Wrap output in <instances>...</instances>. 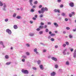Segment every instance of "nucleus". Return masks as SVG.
Returning a JSON list of instances; mask_svg holds the SVG:
<instances>
[{"label":"nucleus","instance_id":"obj_1","mask_svg":"<svg viewBox=\"0 0 76 76\" xmlns=\"http://www.w3.org/2000/svg\"><path fill=\"white\" fill-rule=\"evenodd\" d=\"M48 10V8L47 7H42L41 10H39L38 11V13L41 14V13H44L45 12H47Z\"/></svg>","mask_w":76,"mask_h":76},{"label":"nucleus","instance_id":"obj_2","mask_svg":"<svg viewBox=\"0 0 76 76\" xmlns=\"http://www.w3.org/2000/svg\"><path fill=\"white\" fill-rule=\"evenodd\" d=\"M6 32L10 35H12V31L9 29L8 28L6 30Z\"/></svg>","mask_w":76,"mask_h":76},{"label":"nucleus","instance_id":"obj_3","mask_svg":"<svg viewBox=\"0 0 76 76\" xmlns=\"http://www.w3.org/2000/svg\"><path fill=\"white\" fill-rule=\"evenodd\" d=\"M21 72L22 73H24V74H28L29 73V71L27 70L22 69L21 70Z\"/></svg>","mask_w":76,"mask_h":76},{"label":"nucleus","instance_id":"obj_4","mask_svg":"<svg viewBox=\"0 0 76 76\" xmlns=\"http://www.w3.org/2000/svg\"><path fill=\"white\" fill-rule=\"evenodd\" d=\"M6 4L4 3L3 4L4 5H3V8H2V9L4 11H6V7H7V5H6Z\"/></svg>","mask_w":76,"mask_h":76},{"label":"nucleus","instance_id":"obj_5","mask_svg":"<svg viewBox=\"0 0 76 76\" xmlns=\"http://www.w3.org/2000/svg\"><path fill=\"white\" fill-rule=\"evenodd\" d=\"M69 5L70 7H73L74 6H75L74 3L72 2H70L69 4Z\"/></svg>","mask_w":76,"mask_h":76},{"label":"nucleus","instance_id":"obj_6","mask_svg":"<svg viewBox=\"0 0 76 76\" xmlns=\"http://www.w3.org/2000/svg\"><path fill=\"white\" fill-rule=\"evenodd\" d=\"M51 59L52 60H53V61H57V59L54 57H52Z\"/></svg>","mask_w":76,"mask_h":76},{"label":"nucleus","instance_id":"obj_7","mask_svg":"<svg viewBox=\"0 0 76 76\" xmlns=\"http://www.w3.org/2000/svg\"><path fill=\"white\" fill-rule=\"evenodd\" d=\"M73 57L75 58H76V49L74 51L73 54Z\"/></svg>","mask_w":76,"mask_h":76},{"label":"nucleus","instance_id":"obj_8","mask_svg":"<svg viewBox=\"0 0 76 76\" xmlns=\"http://www.w3.org/2000/svg\"><path fill=\"white\" fill-rule=\"evenodd\" d=\"M56 75V73L55 72H53L50 73V75L51 76H55Z\"/></svg>","mask_w":76,"mask_h":76},{"label":"nucleus","instance_id":"obj_9","mask_svg":"<svg viewBox=\"0 0 76 76\" xmlns=\"http://www.w3.org/2000/svg\"><path fill=\"white\" fill-rule=\"evenodd\" d=\"M54 12L55 13H56V12H58V13H60V10L58 9L57 10L56 9H55L54 10Z\"/></svg>","mask_w":76,"mask_h":76},{"label":"nucleus","instance_id":"obj_10","mask_svg":"<svg viewBox=\"0 0 76 76\" xmlns=\"http://www.w3.org/2000/svg\"><path fill=\"white\" fill-rule=\"evenodd\" d=\"M33 0H29V1L30 2V6H33V4H32V1Z\"/></svg>","mask_w":76,"mask_h":76},{"label":"nucleus","instance_id":"obj_11","mask_svg":"<svg viewBox=\"0 0 76 76\" xmlns=\"http://www.w3.org/2000/svg\"><path fill=\"white\" fill-rule=\"evenodd\" d=\"M39 67L41 70H44V66L42 65H39Z\"/></svg>","mask_w":76,"mask_h":76},{"label":"nucleus","instance_id":"obj_12","mask_svg":"<svg viewBox=\"0 0 76 76\" xmlns=\"http://www.w3.org/2000/svg\"><path fill=\"white\" fill-rule=\"evenodd\" d=\"M29 35L30 37H33V36H34V34L32 33H30L29 34Z\"/></svg>","mask_w":76,"mask_h":76},{"label":"nucleus","instance_id":"obj_13","mask_svg":"<svg viewBox=\"0 0 76 76\" xmlns=\"http://www.w3.org/2000/svg\"><path fill=\"white\" fill-rule=\"evenodd\" d=\"M54 25L56 28L58 26V24H57L56 23H54Z\"/></svg>","mask_w":76,"mask_h":76},{"label":"nucleus","instance_id":"obj_14","mask_svg":"<svg viewBox=\"0 0 76 76\" xmlns=\"http://www.w3.org/2000/svg\"><path fill=\"white\" fill-rule=\"evenodd\" d=\"M69 38H73V35H72V34H70L69 35Z\"/></svg>","mask_w":76,"mask_h":76},{"label":"nucleus","instance_id":"obj_15","mask_svg":"<svg viewBox=\"0 0 76 76\" xmlns=\"http://www.w3.org/2000/svg\"><path fill=\"white\" fill-rule=\"evenodd\" d=\"M14 29H18V26L16 25H14L13 26Z\"/></svg>","mask_w":76,"mask_h":76},{"label":"nucleus","instance_id":"obj_16","mask_svg":"<svg viewBox=\"0 0 76 76\" xmlns=\"http://www.w3.org/2000/svg\"><path fill=\"white\" fill-rule=\"evenodd\" d=\"M30 12H35V9L32 8L30 10Z\"/></svg>","mask_w":76,"mask_h":76},{"label":"nucleus","instance_id":"obj_17","mask_svg":"<svg viewBox=\"0 0 76 76\" xmlns=\"http://www.w3.org/2000/svg\"><path fill=\"white\" fill-rule=\"evenodd\" d=\"M71 15H72V16H75V12H72Z\"/></svg>","mask_w":76,"mask_h":76},{"label":"nucleus","instance_id":"obj_18","mask_svg":"<svg viewBox=\"0 0 76 76\" xmlns=\"http://www.w3.org/2000/svg\"><path fill=\"white\" fill-rule=\"evenodd\" d=\"M5 58L6 59H8L9 58V56L7 55H6L5 56Z\"/></svg>","mask_w":76,"mask_h":76},{"label":"nucleus","instance_id":"obj_19","mask_svg":"<svg viewBox=\"0 0 76 76\" xmlns=\"http://www.w3.org/2000/svg\"><path fill=\"white\" fill-rule=\"evenodd\" d=\"M32 69L33 70H37V68L35 67H33Z\"/></svg>","mask_w":76,"mask_h":76},{"label":"nucleus","instance_id":"obj_20","mask_svg":"<svg viewBox=\"0 0 76 76\" xmlns=\"http://www.w3.org/2000/svg\"><path fill=\"white\" fill-rule=\"evenodd\" d=\"M3 6V4L0 1V6Z\"/></svg>","mask_w":76,"mask_h":76},{"label":"nucleus","instance_id":"obj_21","mask_svg":"<svg viewBox=\"0 0 76 76\" xmlns=\"http://www.w3.org/2000/svg\"><path fill=\"white\" fill-rule=\"evenodd\" d=\"M11 64V62H7L6 63V65H9L10 64Z\"/></svg>","mask_w":76,"mask_h":76},{"label":"nucleus","instance_id":"obj_22","mask_svg":"<svg viewBox=\"0 0 76 76\" xmlns=\"http://www.w3.org/2000/svg\"><path fill=\"white\" fill-rule=\"evenodd\" d=\"M39 28L40 29H43V28H44V26H40Z\"/></svg>","mask_w":76,"mask_h":76},{"label":"nucleus","instance_id":"obj_23","mask_svg":"<svg viewBox=\"0 0 76 76\" xmlns=\"http://www.w3.org/2000/svg\"><path fill=\"white\" fill-rule=\"evenodd\" d=\"M37 63L38 64H41V61L39 60H38L37 61Z\"/></svg>","mask_w":76,"mask_h":76},{"label":"nucleus","instance_id":"obj_24","mask_svg":"<svg viewBox=\"0 0 76 76\" xmlns=\"http://www.w3.org/2000/svg\"><path fill=\"white\" fill-rule=\"evenodd\" d=\"M16 13H14L13 15V18H15V17H16Z\"/></svg>","mask_w":76,"mask_h":76},{"label":"nucleus","instance_id":"obj_25","mask_svg":"<svg viewBox=\"0 0 76 76\" xmlns=\"http://www.w3.org/2000/svg\"><path fill=\"white\" fill-rule=\"evenodd\" d=\"M21 18V17L19 16H18L17 17V18L18 19H19Z\"/></svg>","mask_w":76,"mask_h":76},{"label":"nucleus","instance_id":"obj_26","mask_svg":"<svg viewBox=\"0 0 76 76\" xmlns=\"http://www.w3.org/2000/svg\"><path fill=\"white\" fill-rule=\"evenodd\" d=\"M45 32L47 33V32H48L49 31V30L48 28L46 29L45 30Z\"/></svg>","mask_w":76,"mask_h":76},{"label":"nucleus","instance_id":"obj_27","mask_svg":"<svg viewBox=\"0 0 76 76\" xmlns=\"http://www.w3.org/2000/svg\"><path fill=\"white\" fill-rule=\"evenodd\" d=\"M37 48H35L34 49V53H35L36 51H37Z\"/></svg>","mask_w":76,"mask_h":76},{"label":"nucleus","instance_id":"obj_28","mask_svg":"<svg viewBox=\"0 0 76 76\" xmlns=\"http://www.w3.org/2000/svg\"><path fill=\"white\" fill-rule=\"evenodd\" d=\"M22 57L23 58H26V56L25 55H23Z\"/></svg>","mask_w":76,"mask_h":76},{"label":"nucleus","instance_id":"obj_29","mask_svg":"<svg viewBox=\"0 0 76 76\" xmlns=\"http://www.w3.org/2000/svg\"><path fill=\"white\" fill-rule=\"evenodd\" d=\"M26 54L27 56H29V55H30V53L28 52H26Z\"/></svg>","mask_w":76,"mask_h":76},{"label":"nucleus","instance_id":"obj_30","mask_svg":"<svg viewBox=\"0 0 76 76\" xmlns=\"http://www.w3.org/2000/svg\"><path fill=\"white\" fill-rule=\"evenodd\" d=\"M43 34V31H40V32H39V34L40 35H41V34Z\"/></svg>","mask_w":76,"mask_h":76},{"label":"nucleus","instance_id":"obj_31","mask_svg":"<svg viewBox=\"0 0 76 76\" xmlns=\"http://www.w3.org/2000/svg\"><path fill=\"white\" fill-rule=\"evenodd\" d=\"M26 46H27V47H30V45H29V44L27 43L26 44Z\"/></svg>","mask_w":76,"mask_h":76},{"label":"nucleus","instance_id":"obj_32","mask_svg":"<svg viewBox=\"0 0 76 76\" xmlns=\"http://www.w3.org/2000/svg\"><path fill=\"white\" fill-rule=\"evenodd\" d=\"M65 43L67 45H69V43L67 41Z\"/></svg>","mask_w":76,"mask_h":76},{"label":"nucleus","instance_id":"obj_33","mask_svg":"<svg viewBox=\"0 0 76 76\" xmlns=\"http://www.w3.org/2000/svg\"><path fill=\"white\" fill-rule=\"evenodd\" d=\"M54 39L53 38H51L50 39V40L51 41H54Z\"/></svg>","mask_w":76,"mask_h":76},{"label":"nucleus","instance_id":"obj_34","mask_svg":"<svg viewBox=\"0 0 76 76\" xmlns=\"http://www.w3.org/2000/svg\"><path fill=\"white\" fill-rule=\"evenodd\" d=\"M5 22H8L9 21V19L7 18L5 19L4 20Z\"/></svg>","mask_w":76,"mask_h":76},{"label":"nucleus","instance_id":"obj_35","mask_svg":"<svg viewBox=\"0 0 76 76\" xmlns=\"http://www.w3.org/2000/svg\"><path fill=\"white\" fill-rule=\"evenodd\" d=\"M61 15L62 16H65V14L64 13H62L61 14Z\"/></svg>","mask_w":76,"mask_h":76},{"label":"nucleus","instance_id":"obj_36","mask_svg":"<svg viewBox=\"0 0 76 76\" xmlns=\"http://www.w3.org/2000/svg\"><path fill=\"white\" fill-rule=\"evenodd\" d=\"M0 44L1 45H3V42L1 41H0Z\"/></svg>","mask_w":76,"mask_h":76},{"label":"nucleus","instance_id":"obj_37","mask_svg":"<svg viewBox=\"0 0 76 76\" xmlns=\"http://www.w3.org/2000/svg\"><path fill=\"white\" fill-rule=\"evenodd\" d=\"M42 7V6L41 5H40L39 6V9H41Z\"/></svg>","mask_w":76,"mask_h":76},{"label":"nucleus","instance_id":"obj_38","mask_svg":"<svg viewBox=\"0 0 76 76\" xmlns=\"http://www.w3.org/2000/svg\"><path fill=\"white\" fill-rule=\"evenodd\" d=\"M66 64L68 65H69V61H67L66 62Z\"/></svg>","mask_w":76,"mask_h":76},{"label":"nucleus","instance_id":"obj_39","mask_svg":"<svg viewBox=\"0 0 76 76\" xmlns=\"http://www.w3.org/2000/svg\"><path fill=\"white\" fill-rule=\"evenodd\" d=\"M51 35H49L48 36V39H50L51 38Z\"/></svg>","mask_w":76,"mask_h":76},{"label":"nucleus","instance_id":"obj_40","mask_svg":"<svg viewBox=\"0 0 76 76\" xmlns=\"http://www.w3.org/2000/svg\"><path fill=\"white\" fill-rule=\"evenodd\" d=\"M66 29H67V30H69L70 29V27H67L66 28Z\"/></svg>","mask_w":76,"mask_h":76},{"label":"nucleus","instance_id":"obj_41","mask_svg":"<svg viewBox=\"0 0 76 76\" xmlns=\"http://www.w3.org/2000/svg\"><path fill=\"white\" fill-rule=\"evenodd\" d=\"M72 16H73V15L71 14H69V17H70V18H72Z\"/></svg>","mask_w":76,"mask_h":76},{"label":"nucleus","instance_id":"obj_42","mask_svg":"<svg viewBox=\"0 0 76 76\" xmlns=\"http://www.w3.org/2000/svg\"><path fill=\"white\" fill-rule=\"evenodd\" d=\"M55 68H56V69H57V68H58V65L56 64V65H55Z\"/></svg>","mask_w":76,"mask_h":76},{"label":"nucleus","instance_id":"obj_43","mask_svg":"<svg viewBox=\"0 0 76 76\" xmlns=\"http://www.w3.org/2000/svg\"><path fill=\"white\" fill-rule=\"evenodd\" d=\"M54 35H55V34H52L50 35V36H51V37H53V36H54Z\"/></svg>","mask_w":76,"mask_h":76},{"label":"nucleus","instance_id":"obj_44","mask_svg":"<svg viewBox=\"0 0 76 76\" xmlns=\"http://www.w3.org/2000/svg\"><path fill=\"white\" fill-rule=\"evenodd\" d=\"M63 7V4H61L60 6V7L61 8H62V7Z\"/></svg>","mask_w":76,"mask_h":76},{"label":"nucleus","instance_id":"obj_45","mask_svg":"<svg viewBox=\"0 0 76 76\" xmlns=\"http://www.w3.org/2000/svg\"><path fill=\"white\" fill-rule=\"evenodd\" d=\"M22 61H23V62H25V59L24 58L22 59Z\"/></svg>","mask_w":76,"mask_h":76},{"label":"nucleus","instance_id":"obj_46","mask_svg":"<svg viewBox=\"0 0 76 76\" xmlns=\"http://www.w3.org/2000/svg\"><path fill=\"white\" fill-rule=\"evenodd\" d=\"M35 53H36V54H37V55H39V53L37 51Z\"/></svg>","mask_w":76,"mask_h":76},{"label":"nucleus","instance_id":"obj_47","mask_svg":"<svg viewBox=\"0 0 76 76\" xmlns=\"http://www.w3.org/2000/svg\"><path fill=\"white\" fill-rule=\"evenodd\" d=\"M37 3H38V2L37 1H34V4H37Z\"/></svg>","mask_w":76,"mask_h":76},{"label":"nucleus","instance_id":"obj_48","mask_svg":"<svg viewBox=\"0 0 76 76\" xmlns=\"http://www.w3.org/2000/svg\"><path fill=\"white\" fill-rule=\"evenodd\" d=\"M36 30L37 31H40V28H37Z\"/></svg>","mask_w":76,"mask_h":76},{"label":"nucleus","instance_id":"obj_49","mask_svg":"<svg viewBox=\"0 0 76 76\" xmlns=\"http://www.w3.org/2000/svg\"><path fill=\"white\" fill-rule=\"evenodd\" d=\"M65 21L66 22H67V21H68V19L67 18H65Z\"/></svg>","mask_w":76,"mask_h":76},{"label":"nucleus","instance_id":"obj_50","mask_svg":"<svg viewBox=\"0 0 76 76\" xmlns=\"http://www.w3.org/2000/svg\"><path fill=\"white\" fill-rule=\"evenodd\" d=\"M32 19H33V20H36L37 19V18H36L35 17H33L32 18Z\"/></svg>","mask_w":76,"mask_h":76},{"label":"nucleus","instance_id":"obj_51","mask_svg":"<svg viewBox=\"0 0 76 76\" xmlns=\"http://www.w3.org/2000/svg\"><path fill=\"white\" fill-rule=\"evenodd\" d=\"M58 3H60L61 2V0H57Z\"/></svg>","mask_w":76,"mask_h":76},{"label":"nucleus","instance_id":"obj_52","mask_svg":"<svg viewBox=\"0 0 76 76\" xmlns=\"http://www.w3.org/2000/svg\"><path fill=\"white\" fill-rule=\"evenodd\" d=\"M33 21L31 20L30 21V23L31 24H32V23H33Z\"/></svg>","mask_w":76,"mask_h":76},{"label":"nucleus","instance_id":"obj_53","mask_svg":"<svg viewBox=\"0 0 76 76\" xmlns=\"http://www.w3.org/2000/svg\"><path fill=\"white\" fill-rule=\"evenodd\" d=\"M58 47V46L57 45H55V48H57Z\"/></svg>","mask_w":76,"mask_h":76},{"label":"nucleus","instance_id":"obj_54","mask_svg":"<svg viewBox=\"0 0 76 76\" xmlns=\"http://www.w3.org/2000/svg\"><path fill=\"white\" fill-rule=\"evenodd\" d=\"M63 54H64V55H66V52H63Z\"/></svg>","mask_w":76,"mask_h":76},{"label":"nucleus","instance_id":"obj_55","mask_svg":"<svg viewBox=\"0 0 76 76\" xmlns=\"http://www.w3.org/2000/svg\"><path fill=\"white\" fill-rule=\"evenodd\" d=\"M43 17V15H42V14H41L40 15V18H42Z\"/></svg>","mask_w":76,"mask_h":76},{"label":"nucleus","instance_id":"obj_56","mask_svg":"<svg viewBox=\"0 0 76 76\" xmlns=\"http://www.w3.org/2000/svg\"><path fill=\"white\" fill-rule=\"evenodd\" d=\"M63 46L64 47H65L66 46V44H64L63 45Z\"/></svg>","mask_w":76,"mask_h":76},{"label":"nucleus","instance_id":"obj_57","mask_svg":"<svg viewBox=\"0 0 76 76\" xmlns=\"http://www.w3.org/2000/svg\"><path fill=\"white\" fill-rule=\"evenodd\" d=\"M70 51L71 52H73V49L72 48L70 49Z\"/></svg>","mask_w":76,"mask_h":76},{"label":"nucleus","instance_id":"obj_58","mask_svg":"<svg viewBox=\"0 0 76 76\" xmlns=\"http://www.w3.org/2000/svg\"><path fill=\"white\" fill-rule=\"evenodd\" d=\"M62 18H61V17H59V18H58V20H61Z\"/></svg>","mask_w":76,"mask_h":76},{"label":"nucleus","instance_id":"obj_59","mask_svg":"<svg viewBox=\"0 0 76 76\" xmlns=\"http://www.w3.org/2000/svg\"><path fill=\"white\" fill-rule=\"evenodd\" d=\"M73 32H76V28H75V29H74L73 30Z\"/></svg>","mask_w":76,"mask_h":76},{"label":"nucleus","instance_id":"obj_60","mask_svg":"<svg viewBox=\"0 0 76 76\" xmlns=\"http://www.w3.org/2000/svg\"><path fill=\"white\" fill-rule=\"evenodd\" d=\"M47 28V26L46 25H45L44 27V28Z\"/></svg>","mask_w":76,"mask_h":76},{"label":"nucleus","instance_id":"obj_61","mask_svg":"<svg viewBox=\"0 0 76 76\" xmlns=\"http://www.w3.org/2000/svg\"><path fill=\"white\" fill-rule=\"evenodd\" d=\"M66 51H67V49H65L64 50L63 52H66Z\"/></svg>","mask_w":76,"mask_h":76},{"label":"nucleus","instance_id":"obj_62","mask_svg":"<svg viewBox=\"0 0 76 76\" xmlns=\"http://www.w3.org/2000/svg\"><path fill=\"white\" fill-rule=\"evenodd\" d=\"M49 34H50V35H51L52 34V32H51V31H49Z\"/></svg>","mask_w":76,"mask_h":76},{"label":"nucleus","instance_id":"obj_63","mask_svg":"<svg viewBox=\"0 0 76 76\" xmlns=\"http://www.w3.org/2000/svg\"><path fill=\"white\" fill-rule=\"evenodd\" d=\"M40 44H41L42 45H45V44H44V43H40Z\"/></svg>","mask_w":76,"mask_h":76},{"label":"nucleus","instance_id":"obj_64","mask_svg":"<svg viewBox=\"0 0 76 76\" xmlns=\"http://www.w3.org/2000/svg\"><path fill=\"white\" fill-rule=\"evenodd\" d=\"M48 25H51V23L50 22H49L48 23Z\"/></svg>","mask_w":76,"mask_h":76}]
</instances>
